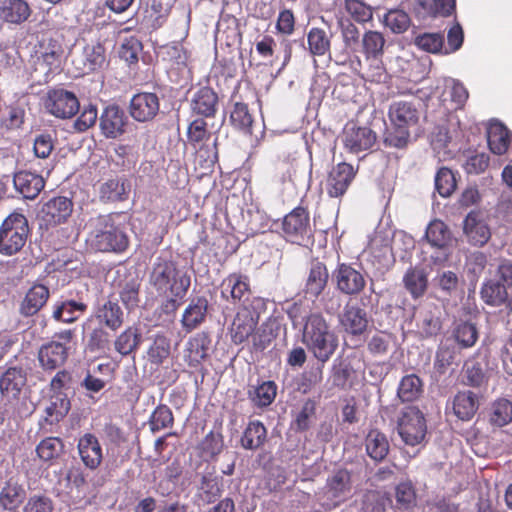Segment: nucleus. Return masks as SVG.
Listing matches in <instances>:
<instances>
[{
	"mask_svg": "<svg viewBox=\"0 0 512 512\" xmlns=\"http://www.w3.org/2000/svg\"><path fill=\"white\" fill-rule=\"evenodd\" d=\"M148 283L161 300L155 310L159 318L172 320L191 286V277L178 263L164 255L157 256L149 271Z\"/></svg>",
	"mask_w": 512,
	"mask_h": 512,
	"instance_id": "obj_1",
	"label": "nucleus"
},
{
	"mask_svg": "<svg viewBox=\"0 0 512 512\" xmlns=\"http://www.w3.org/2000/svg\"><path fill=\"white\" fill-rule=\"evenodd\" d=\"M86 244L91 251L121 255L130 245L125 227L117 224L111 215H100L92 222Z\"/></svg>",
	"mask_w": 512,
	"mask_h": 512,
	"instance_id": "obj_2",
	"label": "nucleus"
},
{
	"mask_svg": "<svg viewBox=\"0 0 512 512\" xmlns=\"http://www.w3.org/2000/svg\"><path fill=\"white\" fill-rule=\"evenodd\" d=\"M388 116L390 126L386 130L384 143L388 147L402 149L410 141L411 129L419 123V104L415 101H394L389 107Z\"/></svg>",
	"mask_w": 512,
	"mask_h": 512,
	"instance_id": "obj_3",
	"label": "nucleus"
},
{
	"mask_svg": "<svg viewBox=\"0 0 512 512\" xmlns=\"http://www.w3.org/2000/svg\"><path fill=\"white\" fill-rule=\"evenodd\" d=\"M302 321L303 343L318 362L326 363L338 348L337 335L320 313H310Z\"/></svg>",
	"mask_w": 512,
	"mask_h": 512,
	"instance_id": "obj_4",
	"label": "nucleus"
},
{
	"mask_svg": "<svg viewBox=\"0 0 512 512\" xmlns=\"http://www.w3.org/2000/svg\"><path fill=\"white\" fill-rule=\"evenodd\" d=\"M31 230L26 216L20 212L10 213L0 226V254L13 256L25 246Z\"/></svg>",
	"mask_w": 512,
	"mask_h": 512,
	"instance_id": "obj_5",
	"label": "nucleus"
},
{
	"mask_svg": "<svg viewBox=\"0 0 512 512\" xmlns=\"http://www.w3.org/2000/svg\"><path fill=\"white\" fill-rule=\"evenodd\" d=\"M397 432L406 445L414 447L421 444L427 434L424 413L416 406L403 408L397 420Z\"/></svg>",
	"mask_w": 512,
	"mask_h": 512,
	"instance_id": "obj_6",
	"label": "nucleus"
},
{
	"mask_svg": "<svg viewBox=\"0 0 512 512\" xmlns=\"http://www.w3.org/2000/svg\"><path fill=\"white\" fill-rule=\"evenodd\" d=\"M424 238L435 249V252L430 255L431 262L434 265L444 264L451 255L455 241L448 225L438 219L431 221L426 228Z\"/></svg>",
	"mask_w": 512,
	"mask_h": 512,
	"instance_id": "obj_7",
	"label": "nucleus"
},
{
	"mask_svg": "<svg viewBox=\"0 0 512 512\" xmlns=\"http://www.w3.org/2000/svg\"><path fill=\"white\" fill-rule=\"evenodd\" d=\"M88 295L84 292L68 291L52 305V319L64 324H72L86 314Z\"/></svg>",
	"mask_w": 512,
	"mask_h": 512,
	"instance_id": "obj_8",
	"label": "nucleus"
},
{
	"mask_svg": "<svg viewBox=\"0 0 512 512\" xmlns=\"http://www.w3.org/2000/svg\"><path fill=\"white\" fill-rule=\"evenodd\" d=\"M351 472L347 469H337L328 476L323 490L322 507L331 510L340 506L351 495Z\"/></svg>",
	"mask_w": 512,
	"mask_h": 512,
	"instance_id": "obj_9",
	"label": "nucleus"
},
{
	"mask_svg": "<svg viewBox=\"0 0 512 512\" xmlns=\"http://www.w3.org/2000/svg\"><path fill=\"white\" fill-rule=\"evenodd\" d=\"M282 229L286 238L298 245H307L312 239L309 212L298 206L283 219Z\"/></svg>",
	"mask_w": 512,
	"mask_h": 512,
	"instance_id": "obj_10",
	"label": "nucleus"
},
{
	"mask_svg": "<svg viewBox=\"0 0 512 512\" xmlns=\"http://www.w3.org/2000/svg\"><path fill=\"white\" fill-rule=\"evenodd\" d=\"M47 111L60 119H70L80 110V102L76 94L64 88L49 90L45 100Z\"/></svg>",
	"mask_w": 512,
	"mask_h": 512,
	"instance_id": "obj_11",
	"label": "nucleus"
},
{
	"mask_svg": "<svg viewBox=\"0 0 512 512\" xmlns=\"http://www.w3.org/2000/svg\"><path fill=\"white\" fill-rule=\"evenodd\" d=\"M73 201L70 197L57 195L43 201L38 217L46 228L65 223L73 212Z\"/></svg>",
	"mask_w": 512,
	"mask_h": 512,
	"instance_id": "obj_12",
	"label": "nucleus"
},
{
	"mask_svg": "<svg viewBox=\"0 0 512 512\" xmlns=\"http://www.w3.org/2000/svg\"><path fill=\"white\" fill-rule=\"evenodd\" d=\"M159 111L160 98L154 92H138L129 101L128 113L136 122H151L157 117Z\"/></svg>",
	"mask_w": 512,
	"mask_h": 512,
	"instance_id": "obj_13",
	"label": "nucleus"
},
{
	"mask_svg": "<svg viewBox=\"0 0 512 512\" xmlns=\"http://www.w3.org/2000/svg\"><path fill=\"white\" fill-rule=\"evenodd\" d=\"M462 225L465 240L471 246L483 247L491 238L487 215L480 210H471Z\"/></svg>",
	"mask_w": 512,
	"mask_h": 512,
	"instance_id": "obj_14",
	"label": "nucleus"
},
{
	"mask_svg": "<svg viewBox=\"0 0 512 512\" xmlns=\"http://www.w3.org/2000/svg\"><path fill=\"white\" fill-rule=\"evenodd\" d=\"M332 281L336 288L345 295H357L366 286V274L351 264L340 263L332 272Z\"/></svg>",
	"mask_w": 512,
	"mask_h": 512,
	"instance_id": "obj_15",
	"label": "nucleus"
},
{
	"mask_svg": "<svg viewBox=\"0 0 512 512\" xmlns=\"http://www.w3.org/2000/svg\"><path fill=\"white\" fill-rule=\"evenodd\" d=\"M129 123L124 109L117 104L106 105L99 115V129L106 139H117L126 133Z\"/></svg>",
	"mask_w": 512,
	"mask_h": 512,
	"instance_id": "obj_16",
	"label": "nucleus"
},
{
	"mask_svg": "<svg viewBox=\"0 0 512 512\" xmlns=\"http://www.w3.org/2000/svg\"><path fill=\"white\" fill-rule=\"evenodd\" d=\"M37 54V65L46 68V75L58 73L66 58L62 41L53 37L42 39Z\"/></svg>",
	"mask_w": 512,
	"mask_h": 512,
	"instance_id": "obj_17",
	"label": "nucleus"
},
{
	"mask_svg": "<svg viewBox=\"0 0 512 512\" xmlns=\"http://www.w3.org/2000/svg\"><path fill=\"white\" fill-rule=\"evenodd\" d=\"M69 357V347L58 340L43 343L37 353L39 366L46 373L62 367Z\"/></svg>",
	"mask_w": 512,
	"mask_h": 512,
	"instance_id": "obj_18",
	"label": "nucleus"
},
{
	"mask_svg": "<svg viewBox=\"0 0 512 512\" xmlns=\"http://www.w3.org/2000/svg\"><path fill=\"white\" fill-rule=\"evenodd\" d=\"M416 327L420 339L426 340L438 336L443 328L441 309L432 303L421 307L416 316Z\"/></svg>",
	"mask_w": 512,
	"mask_h": 512,
	"instance_id": "obj_19",
	"label": "nucleus"
},
{
	"mask_svg": "<svg viewBox=\"0 0 512 512\" xmlns=\"http://www.w3.org/2000/svg\"><path fill=\"white\" fill-rule=\"evenodd\" d=\"M13 187L16 197L23 200L36 199L45 187L44 178L29 170H19L13 173Z\"/></svg>",
	"mask_w": 512,
	"mask_h": 512,
	"instance_id": "obj_20",
	"label": "nucleus"
},
{
	"mask_svg": "<svg viewBox=\"0 0 512 512\" xmlns=\"http://www.w3.org/2000/svg\"><path fill=\"white\" fill-rule=\"evenodd\" d=\"M189 103L193 115L214 118L219 109V96L213 88L202 86L192 93Z\"/></svg>",
	"mask_w": 512,
	"mask_h": 512,
	"instance_id": "obj_21",
	"label": "nucleus"
},
{
	"mask_svg": "<svg viewBox=\"0 0 512 512\" xmlns=\"http://www.w3.org/2000/svg\"><path fill=\"white\" fill-rule=\"evenodd\" d=\"M339 323L346 334L358 337L363 335L368 327V314L358 304L348 303L339 316Z\"/></svg>",
	"mask_w": 512,
	"mask_h": 512,
	"instance_id": "obj_22",
	"label": "nucleus"
},
{
	"mask_svg": "<svg viewBox=\"0 0 512 512\" xmlns=\"http://www.w3.org/2000/svg\"><path fill=\"white\" fill-rule=\"evenodd\" d=\"M92 321L86 320L83 323V330L87 331L85 336V351L89 353L104 354L110 351L112 344V334L104 325L97 323L91 326Z\"/></svg>",
	"mask_w": 512,
	"mask_h": 512,
	"instance_id": "obj_23",
	"label": "nucleus"
},
{
	"mask_svg": "<svg viewBox=\"0 0 512 512\" xmlns=\"http://www.w3.org/2000/svg\"><path fill=\"white\" fill-rule=\"evenodd\" d=\"M376 142V134L369 127L347 126L343 134V143L349 152L358 154L369 150Z\"/></svg>",
	"mask_w": 512,
	"mask_h": 512,
	"instance_id": "obj_24",
	"label": "nucleus"
},
{
	"mask_svg": "<svg viewBox=\"0 0 512 512\" xmlns=\"http://www.w3.org/2000/svg\"><path fill=\"white\" fill-rule=\"evenodd\" d=\"M209 301L204 295H197L189 299L187 307L181 317V325L187 332H191L202 325L207 318Z\"/></svg>",
	"mask_w": 512,
	"mask_h": 512,
	"instance_id": "obj_25",
	"label": "nucleus"
},
{
	"mask_svg": "<svg viewBox=\"0 0 512 512\" xmlns=\"http://www.w3.org/2000/svg\"><path fill=\"white\" fill-rule=\"evenodd\" d=\"M329 281V273L326 265L318 260L311 262L303 293L306 299L314 301L317 299Z\"/></svg>",
	"mask_w": 512,
	"mask_h": 512,
	"instance_id": "obj_26",
	"label": "nucleus"
},
{
	"mask_svg": "<svg viewBox=\"0 0 512 512\" xmlns=\"http://www.w3.org/2000/svg\"><path fill=\"white\" fill-rule=\"evenodd\" d=\"M77 450L84 466L96 470L103 461L102 446L92 433H85L78 439Z\"/></svg>",
	"mask_w": 512,
	"mask_h": 512,
	"instance_id": "obj_27",
	"label": "nucleus"
},
{
	"mask_svg": "<svg viewBox=\"0 0 512 512\" xmlns=\"http://www.w3.org/2000/svg\"><path fill=\"white\" fill-rule=\"evenodd\" d=\"M356 171L351 164L342 162L337 164L329 173L326 189L330 197H340L348 189L355 178Z\"/></svg>",
	"mask_w": 512,
	"mask_h": 512,
	"instance_id": "obj_28",
	"label": "nucleus"
},
{
	"mask_svg": "<svg viewBox=\"0 0 512 512\" xmlns=\"http://www.w3.org/2000/svg\"><path fill=\"white\" fill-rule=\"evenodd\" d=\"M277 390L274 381L258 378L255 383L248 385L247 397L253 407L263 410L274 402Z\"/></svg>",
	"mask_w": 512,
	"mask_h": 512,
	"instance_id": "obj_29",
	"label": "nucleus"
},
{
	"mask_svg": "<svg viewBox=\"0 0 512 512\" xmlns=\"http://www.w3.org/2000/svg\"><path fill=\"white\" fill-rule=\"evenodd\" d=\"M93 315L97 323L104 325L112 332H116L124 323V312L118 299L113 297L99 304Z\"/></svg>",
	"mask_w": 512,
	"mask_h": 512,
	"instance_id": "obj_30",
	"label": "nucleus"
},
{
	"mask_svg": "<svg viewBox=\"0 0 512 512\" xmlns=\"http://www.w3.org/2000/svg\"><path fill=\"white\" fill-rule=\"evenodd\" d=\"M131 183L125 176H115L106 179L99 188L102 202H123L129 198Z\"/></svg>",
	"mask_w": 512,
	"mask_h": 512,
	"instance_id": "obj_31",
	"label": "nucleus"
},
{
	"mask_svg": "<svg viewBox=\"0 0 512 512\" xmlns=\"http://www.w3.org/2000/svg\"><path fill=\"white\" fill-rule=\"evenodd\" d=\"M223 491V477L218 475L214 468L200 474L198 493L204 503H215L221 498Z\"/></svg>",
	"mask_w": 512,
	"mask_h": 512,
	"instance_id": "obj_32",
	"label": "nucleus"
},
{
	"mask_svg": "<svg viewBox=\"0 0 512 512\" xmlns=\"http://www.w3.org/2000/svg\"><path fill=\"white\" fill-rule=\"evenodd\" d=\"M31 14L32 9L26 0H0V19L6 24L22 25Z\"/></svg>",
	"mask_w": 512,
	"mask_h": 512,
	"instance_id": "obj_33",
	"label": "nucleus"
},
{
	"mask_svg": "<svg viewBox=\"0 0 512 512\" xmlns=\"http://www.w3.org/2000/svg\"><path fill=\"white\" fill-rule=\"evenodd\" d=\"M257 324V317L247 308L237 312L229 327L231 341L236 345L242 344L253 334Z\"/></svg>",
	"mask_w": 512,
	"mask_h": 512,
	"instance_id": "obj_34",
	"label": "nucleus"
},
{
	"mask_svg": "<svg viewBox=\"0 0 512 512\" xmlns=\"http://www.w3.org/2000/svg\"><path fill=\"white\" fill-rule=\"evenodd\" d=\"M26 499V490L22 484L13 478L4 482L0 490V510L17 512Z\"/></svg>",
	"mask_w": 512,
	"mask_h": 512,
	"instance_id": "obj_35",
	"label": "nucleus"
},
{
	"mask_svg": "<svg viewBox=\"0 0 512 512\" xmlns=\"http://www.w3.org/2000/svg\"><path fill=\"white\" fill-rule=\"evenodd\" d=\"M511 141V131L499 120H491L487 129V142L490 151L496 155H502L507 152Z\"/></svg>",
	"mask_w": 512,
	"mask_h": 512,
	"instance_id": "obj_36",
	"label": "nucleus"
},
{
	"mask_svg": "<svg viewBox=\"0 0 512 512\" xmlns=\"http://www.w3.org/2000/svg\"><path fill=\"white\" fill-rule=\"evenodd\" d=\"M461 347L447 337L440 342L435 353L434 368L439 374H444L447 368L460 362Z\"/></svg>",
	"mask_w": 512,
	"mask_h": 512,
	"instance_id": "obj_37",
	"label": "nucleus"
},
{
	"mask_svg": "<svg viewBox=\"0 0 512 512\" xmlns=\"http://www.w3.org/2000/svg\"><path fill=\"white\" fill-rule=\"evenodd\" d=\"M211 339L207 333H197L191 337L185 348V361L192 368H196L208 356Z\"/></svg>",
	"mask_w": 512,
	"mask_h": 512,
	"instance_id": "obj_38",
	"label": "nucleus"
},
{
	"mask_svg": "<svg viewBox=\"0 0 512 512\" xmlns=\"http://www.w3.org/2000/svg\"><path fill=\"white\" fill-rule=\"evenodd\" d=\"M49 289L43 284L33 285L21 302L19 312L24 317L37 314L49 298Z\"/></svg>",
	"mask_w": 512,
	"mask_h": 512,
	"instance_id": "obj_39",
	"label": "nucleus"
},
{
	"mask_svg": "<svg viewBox=\"0 0 512 512\" xmlns=\"http://www.w3.org/2000/svg\"><path fill=\"white\" fill-rule=\"evenodd\" d=\"M479 329L476 323L470 320L456 321L451 330V338L462 349L473 347L479 339Z\"/></svg>",
	"mask_w": 512,
	"mask_h": 512,
	"instance_id": "obj_40",
	"label": "nucleus"
},
{
	"mask_svg": "<svg viewBox=\"0 0 512 512\" xmlns=\"http://www.w3.org/2000/svg\"><path fill=\"white\" fill-rule=\"evenodd\" d=\"M403 285L414 300L423 297L428 288L427 272L421 267H409L403 276Z\"/></svg>",
	"mask_w": 512,
	"mask_h": 512,
	"instance_id": "obj_41",
	"label": "nucleus"
},
{
	"mask_svg": "<svg viewBox=\"0 0 512 512\" xmlns=\"http://www.w3.org/2000/svg\"><path fill=\"white\" fill-rule=\"evenodd\" d=\"M142 343V333L136 325L128 326L113 341L114 349L121 356L134 354Z\"/></svg>",
	"mask_w": 512,
	"mask_h": 512,
	"instance_id": "obj_42",
	"label": "nucleus"
},
{
	"mask_svg": "<svg viewBox=\"0 0 512 512\" xmlns=\"http://www.w3.org/2000/svg\"><path fill=\"white\" fill-rule=\"evenodd\" d=\"M221 288L222 297L228 299L230 296L235 302H245L250 294L249 279L243 275H229L222 282Z\"/></svg>",
	"mask_w": 512,
	"mask_h": 512,
	"instance_id": "obj_43",
	"label": "nucleus"
},
{
	"mask_svg": "<svg viewBox=\"0 0 512 512\" xmlns=\"http://www.w3.org/2000/svg\"><path fill=\"white\" fill-rule=\"evenodd\" d=\"M141 280L137 276L126 278L118 286V302L121 301L128 312L134 311L140 303Z\"/></svg>",
	"mask_w": 512,
	"mask_h": 512,
	"instance_id": "obj_44",
	"label": "nucleus"
},
{
	"mask_svg": "<svg viewBox=\"0 0 512 512\" xmlns=\"http://www.w3.org/2000/svg\"><path fill=\"white\" fill-rule=\"evenodd\" d=\"M267 440V429L259 420L249 421L245 427L240 445L245 450L256 451L261 448Z\"/></svg>",
	"mask_w": 512,
	"mask_h": 512,
	"instance_id": "obj_45",
	"label": "nucleus"
},
{
	"mask_svg": "<svg viewBox=\"0 0 512 512\" xmlns=\"http://www.w3.org/2000/svg\"><path fill=\"white\" fill-rule=\"evenodd\" d=\"M364 444L367 455L375 462H382L390 450L387 436L378 429H372L368 432Z\"/></svg>",
	"mask_w": 512,
	"mask_h": 512,
	"instance_id": "obj_46",
	"label": "nucleus"
},
{
	"mask_svg": "<svg viewBox=\"0 0 512 512\" xmlns=\"http://www.w3.org/2000/svg\"><path fill=\"white\" fill-rule=\"evenodd\" d=\"M478 407V396L472 391L458 392L454 397V414L462 421L471 420L477 412Z\"/></svg>",
	"mask_w": 512,
	"mask_h": 512,
	"instance_id": "obj_47",
	"label": "nucleus"
},
{
	"mask_svg": "<svg viewBox=\"0 0 512 512\" xmlns=\"http://www.w3.org/2000/svg\"><path fill=\"white\" fill-rule=\"evenodd\" d=\"M26 380V372L22 367H10L1 375L0 391L3 395L16 397Z\"/></svg>",
	"mask_w": 512,
	"mask_h": 512,
	"instance_id": "obj_48",
	"label": "nucleus"
},
{
	"mask_svg": "<svg viewBox=\"0 0 512 512\" xmlns=\"http://www.w3.org/2000/svg\"><path fill=\"white\" fill-rule=\"evenodd\" d=\"M389 508H392V499L387 493L368 490L360 499L358 512H387Z\"/></svg>",
	"mask_w": 512,
	"mask_h": 512,
	"instance_id": "obj_49",
	"label": "nucleus"
},
{
	"mask_svg": "<svg viewBox=\"0 0 512 512\" xmlns=\"http://www.w3.org/2000/svg\"><path fill=\"white\" fill-rule=\"evenodd\" d=\"M422 379L416 374H408L401 378L397 387V397L401 402H413L424 392Z\"/></svg>",
	"mask_w": 512,
	"mask_h": 512,
	"instance_id": "obj_50",
	"label": "nucleus"
},
{
	"mask_svg": "<svg viewBox=\"0 0 512 512\" xmlns=\"http://www.w3.org/2000/svg\"><path fill=\"white\" fill-rule=\"evenodd\" d=\"M71 409V402L66 393H55L50 397V403L45 408V421L52 425L63 420Z\"/></svg>",
	"mask_w": 512,
	"mask_h": 512,
	"instance_id": "obj_51",
	"label": "nucleus"
},
{
	"mask_svg": "<svg viewBox=\"0 0 512 512\" xmlns=\"http://www.w3.org/2000/svg\"><path fill=\"white\" fill-rule=\"evenodd\" d=\"M151 344L147 350L148 361L152 365L159 366L169 358L171 354V340L164 333H156L151 338Z\"/></svg>",
	"mask_w": 512,
	"mask_h": 512,
	"instance_id": "obj_52",
	"label": "nucleus"
},
{
	"mask_svg": "<svg viewBox=\"0 0 512 512\" xmlns=\"http://www.w3.org/2000/svg\"><path fill=\"white\" fill-rule=\"evenodd\" d=\"M385 38L378 31H366L363 34L359 50L367 60H379L383 56Z\"/></svg>",
	"mask_w": 512,
	"mask_h": 512,
	"instance_id": "obj_53",
	"label": "nucleus"
},
{
	"mask_svg": "<svg viewBox=\"0 0 512 512\" xmlns=\"http://www.w3.org/2000/svg\"><path fill=\"white\" fill-rule=\"evenodd\" d=\"M482 300L490 306L498 307L508 301L505 284L499 280H488L483 283L480 291Z\"/></svg>",
	"mask_w": 512,
	"mask_h": 512,
	"instance_id": "obj_54",
	"label": "nucleus"
},
{
	"mask_svg": "<svg viewBox=\"0 0 512 512\" xmlns=\"http://www.w3.org/2000/svg\"><path fill=\"white\" fill-rule=\"evenodd\" d=\"M442 115L443 117L431 132V146L434 151L438 153L443 151L444 154H447V148L452 139L449 129L450 120L448 118L449 115L445 111L442 112Z\"/></svg>",
	"mask_w": 512,
	"mask_h": 512,
	"instance_id": "obj_55",
	"label": "nucleus"
},
{
	"mask_svg": "<svg viewBox=\"0 0 512 512\" xmlns=\"http://www.w3.org/2000/svg\"><path fill=\"white\" fill-rule=\"evenodd\" d=\"M229 122L234 129L245 135L252 134L253 118L248 105L243 102H235L230 111Z\"/></svg>",
	"mask_w": 512,
	"mask_h": 512,
	"instance_id": "obj_56",
	"label": "nucleus"
},
{
	"mask_svg": "<svg viewBox=\"0 0 512 512\" xmlns=\"http://www.w3.org/2000/svg\"><path fill=\"white\" fill-rule=\"evenodd\" d=\"M308 51L312 56L330 54L331 36L321 28L313 27L307 33Z\"/></svg>",
	"mask_w": 512,
	"mask_h": 512,
	"instance_id": "obj_57",
	"label": "nucleus"
},
{
	"mask_svg": "<svg viewBox=\"0 0 512 512\" xmlns=\"http://www.w3.org/2000/svg\"><path fill=\"white\" fill-rule=\"evenodd\" d=\"M65 445L61 438L49 436L36 446L38 457L44 462L57 460L64 454Z\"/></svg>",
	"mask_w": 512,
	"mask_h": 512,
	"instance_id": "obj_58",
	"label": "nucleus"
},
{
	"mask_svg": "<svg viewBox=\"0 0 512 512\" xmlns=\"http://www.w3.org/2000/svg\"><path fill=\"white\" fill-rule=\"evenodd\" d=\"M432 282L436 289L448 297L457 294L460 287L457 273L451 270L438 269Z\"/></svg>",
	"mask_w": 512,
	"mask_h": 512,
	"instance_id": "obj_59",
	"label": "nucleus"
},
{
	"mask_svg": "<svg viewBox=\"0 0 512 512\" xmlns=\"http://www.w3.org/2000/svg\"><path fill=\"white\" fill-rule=\"evenodd\" d=\"M491 425L504 427L512 422V402L505 398L493 402L489 417Z\"/></svg>",
	"mask_w": 512,
	"mask_h": 512,
	"instance_id": "obj_60",
	"label": "nucleus"
},
{
	"mask_svg": "<svg viewBox=\"0 0 512 512\" xmlns=\"http://www.w3.org/2000/svg\"><path fill=\"white\" fill-rule=\"evenodd\" d=\"M84 69L92 72L103 67L106 61L105 48L102 44H88L83 49Z\"/></svg>",
	"mask_w": 512,
	"mask_h": 512,
	"instance_id": "obj_61",
	"label": "nucleus"
},
{
	"mask_svg": "<svg viewBox=\"0 0 512 512\" xmlns=\"http://www.w3.org/2000/svg\"><path fill=\"white\" fill-rule=\"evenodd\" d=\"M486 265L487 256L481 251H474L466 256L465 271L471 285H476Z\"/></svg>",
	"mask_w": 512,
	"mask_h": 512,
	"instance_id": "obj_62",
	"label": "nucleus"
},
{
	"mask_svg": "<svg viewBox=\"0 0 512 512\" xmlns=\"http://www.w3.org/2000/svg\"><path fill=\"white\" fill-rule=\"evenodd\" d=\"M341 35L345 49L351 52H357L360 48V32L358 28L348 18L338 20Z\"/></svg>",
	"mask_w": 512,
	"mask_h": 512,
	"instance_id": "obj_63",
	"label": "nucleus"
},
{
	"mask_svg": "<svg viewBox=\"0 0 512 512\" xmlns=\"http://www.w3.org/2000/svg\"><path fill=\"white\" fill-rule=\"evenodd\" d=\"M148 423L153 433L170 428L174 423L173 413L167 405L160 404L151 413Z\"/></svg>",
	"mask_w": 512,
	"mask_h": 512,
	"instance_id": "obj_64",
	"label": "nucleus"
}]
</instances>
